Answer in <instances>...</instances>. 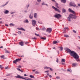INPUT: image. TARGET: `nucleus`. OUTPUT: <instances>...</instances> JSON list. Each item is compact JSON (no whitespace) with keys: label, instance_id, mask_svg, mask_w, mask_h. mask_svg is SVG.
<instances>
[{"label":"nucleus","instance_id":"41","mask_svg":"<svg viewBox=\"0 0 80 80\" xmlns=\"http://www.w3.org/2000/svg\"><path fill=\"white\" fill-rule=\"evenodd\" d=\"M4 55H3L2 56H1V58H4Z\"/></svg>","mask_w":80,"mask_h":80},{"label":"nucleus","instance_id":"14","mask_svg":"<svg viewBox=\"0 0 80 80\" xmlns=\"http://www.w3.org/2000/svg\"><path fill=\"white\" fill-rule=\"evenodd\" d=\"M29 18L30 19H32V18H33V14H32V13H30V15H29Z\"/></svg>","mask_w":80,"mask_h":80},{"label":"nucleus","instance_id":"31","mask_svg":"<svg viewBox=\"0 0 80 80\" xmlns=\"http://www.w3.org/2000/svg\"><path fill=\"white\" fill-rule=\"evenodd\" d=\"M8 2H7L4 5H2V7H5V5H7V4H8Z\"/></svg>","mask_w":80,"mask_h":80},{"label":"nucleus","instance_id":"3","mask_svg":"<svg viewBox=\"0 0 80 80\" xmlns=\"http://www.w3.org/2000/svg\"><path fill=\"white\" fill-rule=\"evenodd\" d=\"M71 56L73 57L74 58H77V56L78 55L75 52L72 51L69 54Z\"/></svg>","mask_w":80,"mask_h":80},{"label":"nucleus","instance_id":"25","mask_svg":"<svg viewBox=\"0 0 80 80\" xmlns=\"http://www.w3.org/2000/svg\"><path fill=\"white\" fill-rule=\"evenodd\" d=\"M29 77H30V78H34V76L32 75H30L29 76Z\"/></svg>","mask_w":80,"mask_h":80},{"label":"nucleus","instance_id":"18","mask_svg":"<svg viewBox=\"0 0 80 80\" xmlns=\"http://www.w3.org/2000/svg\"><path fill=\"white\" fill-rule=\"evenodd\" d=\"M34 17L35 18H37V13H34Z\"/></svg>","mask_w":80,"mask_h":80},{"label":"nucleus","instance_id":"34","mask_svg":"<svg viewBox=\"0 0 80 80\" xmlns=\"http://www.w3.org/2000/svg\"><path fill=\"white\" fill-rule=\"evenodd\" d=\"M10 26H11V25H12V26H15V24L11 23L10 24Z\"/></svg>","mask_w":80,"mask_h":80},{"label":"nucleus","instance_id":"23","mask_svg":"<svg viewBox=\"0 0 80 80\" xmlns=\"http://www.w3.org/2000/svg\"><path fill=\"white\" fill-rule=\"evenodd\" d=\"M77 64L76 63H72V66L73 67H75L76 65H77Z\"/></svg>","mask_w":80,"mask_h":80},{"label":"nucleus","instance_id":"7","mask_svg":"<svg viewBox=\"0 0 80 80\" xmlns=\"http://www.w3.org/2000/svg\"><path fill=\"white\" fill-rule=\"evenodd\" d=\"M37 23V22H36V21L35 20H32V25L33 26H35L36 25V23Z\"/></svg>","mask_w":80,"mask_h":80},{"label":"nucleus","instance_id":"55","mask_svg":"<svg viewBox=\"0 0 80 80\" xmlns=\"http://www.w3.org/2000/svg\"><path fill=\"white\" fill-rule=\"evenodd\" d=\"M27 11H26V10L24 11V12L25 13H27Z\"/></svg>","mask_w":80,"mask_h":80},{"label":"nucleus","instance_id":"26","mask_svg":"<svg viewBox=\"0 0 80 80\" xmlns=\"http://www.w3.org/2000/svg\"><path fill=\"white\" fill-rule=\"evenodd\" d=\"M61 62H65V59H62Z\"/></svg>","mask_w":80,"mask_h":80},{"label":"nucleus","instance_id":"13","mask_svg":"<svg viewBox=\"0 0 80 80\" xmlns=\"http://www.w3.org/2000/svg\"><path fill=\"white\" fill-rule=\"evenodd\" d=\"M4 13L5 14H8L9 13V11L8 10H5L4 11Z\"/></svg>","mask_w":80,"mask_h":80},{"label":"nucleus","instance_id":"53","mask_svg":"<svg viewBox=\"0 0 80 80\" xmlns=\"http://www.w3.org/2000/svg\"><path fill=\"white\" fill-rule=\"evenodd\" d=\"M20 72H23V71H22V70H20Z\"/></svg>","mask_w":80,"mask_h":80},{"label":"nucleus","instance_id":"60","mask_svg":"<svg viewBox=\"0 0 80 80\" xmlns=\"http://www.w3.org/2000/svg\"><path fill=\"white\" fill-rule=\"evenodd\" d=\"M29 7V5H28V7H27V8H28V7Z\"/></svg>","mask_w":80,"mask_h":80},{"label":"nucleus","instance_id":"28","mask_svg":"<svg viewBox=\"0 0 80 80\" xmlns=\"http://www.w3.org/2000/svg\"><path fill=\"white\" fill-rule=\"evenodd\" d=\"M58 43V42L57 41H54L53 42V44H56V43Z\"/></svg>","mask_w":80,"mask_h":80},{"label":"nucleus","instance_id":"61","mask_svg":"<svg viewBox=\"0 0 80 80\" xmlns=\"http://www.w3.org/2000/svg\"><path fill=\"white\" fill-rule=\"evenodd\" d=\"M24 57V56H23V55H22V56H21V58H22V57Z\"/></svg>","mask_w":80,"mask_h":80},{"label":"nucleus","instance_id":"27","mask_svg":"<svg viewBox=\"0 0 80 80\" xmlns=\"http://www.w3.org/2000/svg\"><path fill=\"white\" fill-rule=\"evenodd\" d=\"M59 48H60L61 51H62L63 50V48L62 47H59Z\"/></svg>","mask_w":80,"mask_h":80},{"label":"nucleus","instance_id":"45","mask_svg":"<svg viewBox=\"0 0 80 80\" xmlns=\"http://www.w3.org/2000/svg\"><path fill=\"white\" fill-rule=\"evenodd\" d=\"M18 68H21L22 67V66L20 65H19L18 66Z\"/></svg>","mask_w":80,"mask_h":80},{"label":"nucleus","instance_id":"54","mask_svg":"<svg viewBox=\"0 0 80 80\" xmlns=\"http://www.w3.org/2000/svg\"><path fill=\"white\" fill-rule=\"evenodd\" d=\"M56 78H58H58H60V77H56Z\"/></svg>","mask_w":80,"mask_h":80},{"label":"nucleus","instance_id":"39","mask_svg":"<svg viewBox=\"0 0 80 80\" xmlns=\"http://www.w3.org/2000/svg\"><path fill=\"white\" fill-rule=\"evenodd\" d=\"M35 73L38 74V72L37 71H36L35 72Z\"/></svg>","mask_w":80,"mask_h":80},{"label":"nucleus","instance_id":"44","mask_svg":"<svg viewBox=\"0 0 80 80\" xmlns=\"http://www.w3.org/2000/svg\"><path fill=\"white\" fill-rule=\"evenodd\" d=\"M73 32H74V33H76V31H75V30H73Z\"/></svg>","mask_w":80,"mask_h":80},{"label":"nucleus","instance_id":"19","mask_svg":"<svg viewBox=\"0 0 80 80\" xmlns=\"http://www.w3.org/2000/svg\"><path fill=\"white\" fill-rule=\"evenodd\" d=\"M72 51L70 50V49H69L68 48H67V52H68V53H69V54L71 52H72Z\"/></svg>","mask_w":80,"mask_h":80},{"label":"nucleus","instance_id":"21","mask_svg":"<svg viewBox=\"0 0 80 80\" xmlns=\"http://www.w3.org/2000/svg\"><path fill=\"white\" fill-rule=\"evenodd\" d=\"M29 22L28 21V19H26L24 21V23H29Z\"/></svg>","mask_w":80,"mask_h":80},{"label":"nucleus","instance_id":"15","mask_svg":"<svg viewBox=\"0 0 80 80\" xmlns=\"http://www.w3.org/2000/svg\"><path fill=\"white\" fill-rule=\"evenodd\" d=\"M68 28L67 27V28H64V32H63V33H66V30H68Z\"/></svg>","mask_w":80,"mask_h":80},{"label":"nucleus","instance_id":"11","mask_svg":"<svg viewBox=\"0 0 80 80\" xmlns=\"http://www.w3.org/2000/svg\"><path fill=\"white\" fill-rule=\"evenodd\" d=\"M77 57L78 58H75L77 62H80V60L78 59L79 58V56H78V55Z\"/></svg>","mask_w":80,"mask_h":80},{"label":"nucleus","instance_id":"63","mask_svg":"<svg viewBox=\"0 0 80 80\" xmlns=\"http://www.w3.org/2000/svg\"><path fill=\"white\" fill-rule=\"evenodd\" d=\"M3 48V46H1L0 47V48Z\"/></svg>","mask_w":80,"mask_h":80},{"label":"nucleus","instance_id":"49","mask_svg":"<svg viewBox=\"0 0 80 80\" xmlns=\"http://www.w3.org/2000/svg\"><path fill=\"white\" fill-rule=\"evenodd\" d=\"M24 76L25 77H27V75H26V74H24Z\"/></svg>","mask_w":80,"mask_h":80},{"label":"nucleus","instance_id":"59","mask_svg":"<svg viewBox=\"0 0 80 80\" xmlns=\"http://www.w3.org/2000/svg\"><path fill=\"white\" fill-rule=\"evenodd\" d=\"M5 26H7V27H8V24H5Z\"/></svg>","mask_w":80,"mask_h":80},{"label":"nucleus","instance_id":"6","mask_svg":"<svg viewBox=\"0 0 80 80\" xmlns=\"http://www.w3.org/2000/svg\"><path fill=\"white\" fill-rule=\"evenodd\" d=\"M52 28H48L47 29V32H48V33H51L52 32Z\"/></svg>","mask_w":80,"mask_h":80},{"label":"nucleus","instance_id":"29","mask_svg":"<svg viewBox=\"0 0 80 80\" xmlns=\"http://www.w3.org/2000/svg\"><path fill=\"white\" fill-rule=\"evenodd\" d=\"M5 53H9V52L7 50H6V51L5 52Z\"/></svg>","mask_w":80,"mask_h":80},{"label":"nucleus","instance_id":"57","mask_svg":"<svg viewBox=\"0 0 80 80\" xmlns=\"http://www.w3.org/2000/svg\"><path fill=\"white\" fill-rule=\"evenodd\" d=\"M18 57H21V56H20V55H18Z\"/></svg>","mask_w":80,"mask_h":80},{"label":"nucleus","instance_id":"58","mask_svg":"<svg viewBox=\"0 0 80 80\" xmlns=\"http://www.w3.org/2000/svg\"><path fill=\"white\" fill-rule=\"evenodd\" d=\"M78 7H80V4H78Z\"/></svg>","mask_w":80,"mask_h":80},{"label":"nucleus","instance_id":"12","mask_svg":"<svg viewBox=\"0 0 80 80\" xmlns=\"http://www.w3.org/2000/svg\"><path fill=\"white\" fill-rule=\"evenodd\" d=\"M17 29L18 30H22V31L25 32V29H24L23 28H18Z\"/></svg>","mask_w":80,"mask_h":80},{"label":"nucleus","instance_id":"20","mask_svg":"<svg viewBox=\"0 0 80 80\" xmlns=\"http://www.w3.org/2000/svg\"><path fill=\"white\" fill-rule=\"evenodd\" d=\"M42 6L46 5L47 7H48V4H45V2H43L42 3Z\"/></svg>","mask_w":80,"mask_h":80},{"label":"nucleus","instance_id":"62","mask_svg":"<svg viewBox=\"0 0 80 80\" xmlns=\"http://www.w3.org/2000/svg\"><path fill=\"white\" fill-rule=\"evenodd\" d=\"M2 21H0V24H1L2 23Z\"/></svg>","mask_w":80,"mask_h":80},{"label":"nucleus","instance_id":"48","mask_svg":"<svg viewBox=\"0 0 80 80\" xmlns=\"http://www.w3.org/2000/svg\"><path fill=\"white\" fill-rule=\"evenodd\" d=\"M46 29L45 28H42V30H46Z\"/></svg>","mask_w":80,"mask_h":80},{"label":"nucleus","instance_id":"4","mask_svg":"<svg viewBox=\"0 0 80 80\" xmlns=\"http://www.w3.org/2000/svg\"><path fill=\"white\" fill-rule=\"evenodd\" d=\"M62 17V16L60 14H56L55 15H54V17L55 18H57L58 19L59 18H60Z\"/></svg>","mask_w":80,"mask_h":80},{"label":"nucleus","instance_id":"10","mask_svg":"<svg viewBox=\"0 0 80 80\" xmlns=\"http://www.w3.org/2000/svg\"><path fill=\"white\" fill-rule=\"evenodd\" d=\"M70 6H72V7H76V5L75 4V3H72V2H71L70 3Z\"/></svg>","mask_w":80,"mask_h":80},{"label":"nucleus","instance_id":"47","mask_svg":"<svg viewBox=\"0 0 80 80\" xmlns=\"http://www.w3.org/2000/svg\"><path fill=\"white\" fill-rule=\"evenodd\" d=\"M8 68V67L7 66V67H6L5 68V69H7V68Z\"/></svg>","mask_w":80,"mask_h":80},{"label":"nucleus","instance_id":"5","mask_svg":"<svg viewBox=\"0 0 80 80\" xmlns=\"http://www.w3.org/2000/svg\"><path fill=\"white\" fill-rule=\"evenodd\" d=\"M16 78H21L22 79H24L25 80H28V79L25 78H24L23 77H21L20 76H16Z\"/></svg>","mask_w":80,"mask_h":80},{"label":"nucleus","instance_id":"33","mask_svg":"<svg viewBox=\"0 0 80 80\" xmlns=\"http://www.w3.org/2000/svg\"><path fill=\"white\" fill-rule=\"evenodd\" d=\"M41 38V39H42L43 40H46V38L43 37Z\"/></svg>","mask_w":80,"mask_h":80},{"label":"nucleus","instance_id":"8","mask_svg":"<svg viewBox=\"0 0 80 80\" xmlns=\"http://www.w3.org/2000/svg\"><path fill=\"white\" fill-rule=\"evenodd\" d=\"M68 11L69 12H71V13H73V14H74V15H75L76 14L75 12V11H74L73 10H72L70 8H69L68 9Z\"/></svg>","mask_w":80,"mask_h":80},{"label":"nucleus","instance_id":"24","mask_svg":"<svg viewBox=\"0 0 80 80\" xmlns=\"http://www.w3.org/2000/svg\"><path fill=\"white\" fill-rule=\"evenodd\" d=\"M66 10H65V9H63L62 10V13H65V12H66Z\"/></svg>","mask_w":80,"mask_h":80},{"label":"nucleus","instance_id":"30","mask_svg":"<svg viewBox=\"0 0 80 80\" xmlns=\"http://www.w3.org/2000/svg\"><path fill=\"white\" fill-rule=\"evenodd\" d=\"M65 37H69V36L65 34L64 35Z\"/></svg>","mask_w":80,"mask_h":80},{"label":"nucleus","instance_id":"16","mask_svg":"<svg viewBox=\"0 0 80 80\" xmlns=\"http://www.w3.org/2000/svg\"><path fill=\"white\" fill-rule=\"evenodd\" d=\"M45 69H48V68H49L50 69V70L51 71H52V70H53V69H52V68H48L47 67H45L44 68Z\"/></svg>","mask_w":80,"mask_h":80},{"label":"nucleus","instance_id":"37","mask_svg":"<svg viewBox=\"0 0 80 80\" xmlns=\"http://www.w3.org/2000/svg\"><path fill=\"white\" fill-rule=\"evenodd\" d=\"M32 40H37V38H36L35 37H34L33 38H32Z\"/></svg>","mask_w":80,"mask_h":80},{"label":"nucleus","instance_id":"51","mask_svg":"<svg viewBox=\"0 0 80 80\" xmlns=\"http://www.w3.org/2000/svg\"><path fill=\"white\" fill-rule=\"evenodd\" d=\"M36 70V69H34V70H32V71L33 72H35Z\"/></svg>","mask_w":80,"mask_h":80},{"label":"nucleus","instance_id":"38","mask_svg":"<svg viewBox=\"0 0 80 80\" xmlns=\"http://www.w3.org/2000/svg\"><path fill=\"white\" fill-rule=\"evenodd\" d=\"M18 34H21V31H18Z\"/></svg>","mask_w":80,"mask_h":80},{"label":"nucleus","instance_id":"22","mask_svg":"<svg viewBox=\"0 0 80 80\" xmlns=\"http://www.w3.org/2000/svg\"><path fill=\"white\" fill-rule=\"evenodd\" d=\"M61 2L64 3H66V0H61Z\"/></svg>","mask_w":80,"mask_h":80},{"label":"nucleus","instance_id":"2","mask_svg":"<svg viewBox=\"0 0 80 80\" xmlns=\"http://www.w3.org/2000/svg\"><path fill=\"white\" fill-rule=\"evenodd\" d=\"M55 6L56 8L54 7V6H52V8L55 11H57L58 12H60V10L58 9L59 8V7H58V4L57 3H56L55 4Z\"/></svg>","mask_w":80,"mask_h":80},{"label":"nucleus","instance_id":"56","mask_svg":"<svg viewBox=\"0 0 80 80\" xmlns=\"http://www.w3.org/2000/svg\"><path fill=\"white\" fill-rule=\"evenodd\" d=\"M49 77L50 78H52V76L51 75H49Z\"/></svg>","mask_w":80,"mask_h":80},{"label":"nucleus","instance_id":"1","mask_svg":"<svg viewBox=\"0 0 80 80\" xmlns=\"http://www.w3.org/2000/svg\"><path fill=\"white\" fill-rule=\"evenodd\" d=\"M71 18L75 19L77 18V16L75 15L70 14L69 15V17L67 18L68 21L70 22V19Z\"/></svg>","mask_w":80,"mask_h":80},{"label":"nucleus","instance_id":"32","mask_svg":"<svg viewBox=\"0 0 80 80\" xmlns=\"http://www.w3.org/2000/svg\"><path fill=\"white\" fill-rule=\"evenodd\" d=\"M0 68H1V70H2V69L3 68V67H2V65H0Z\"/></svg>","mask_w":80,"mask_h":80},{"label":"nucleus","instance_id":"43","mask_svg":"<svg viewBox=\"0 0 80 80\" xmlns=\"http://www.w3.org/2000/svg\"><path fill=\"white\" fill-rule=\"evenodd\" d=\"M25 43L26 45H27V44H28V42H25Z\"/></svg>","mask_w":80,"mask_h":80},{"label":"nucleus","instance_id":"42","mask_svg":"<svg viewBox=\"0 0 80 80\" xmlns=\"http://www.w3.org/2000/svg\"><path fill=\"white\" fill-rule=\"evenodd\" d=\"M57 62H58V58H57V60H56Z\"/></svg>","mask_w":80,"mask_h":80},{"label":"nucleus","instance_id":"64","mask_svg":"<svg viewBox=\"0 0 80 80\" xmlns=\"http://www.w3.org/2000/svg\"><path fill=\"white\" fill-rule=\"evenodd\" d=\"M53 49H54V50H55V48L54 47V48H53Z\"/></svg>","mask_w":80,"mask_h":80},{"label":"nucleus","instance_id":"17","mask_svg":"<svg viewBox=\"0 0 80 80\" xmlns=\"http://www.w3.org/2000/svg\"><path fill=\"white\" fill-rule=\"evenodd\" d=\"M19 45L21 46H23V42H20Z\"/></svg>","mask_w":80,"mask_h":80},{"label":"nucleus","instance_id":"9","mask_svg":"<svg viewBox=\"0 0 80 80\" xmlns=\"http://www.w3.org/2000/svg\"><path fill=\"white\" fill-rule=\"evenodd\" d=\"M21 59H16V60H14L13 61V63H17V62H19V61H20V60H21Z\"/></svg>","mask_w":80,"mask_h":80},{"label":"nucleus","instance_id":"50","mask_svg":"<svg viewBox=\"0 0 80 80\" xmlns=\"http://www.w3.org/2000/svg\"><path fill=\"white\" fill-rule=\"evenodd\" d=\"M15 13L14 12H11V14H13V13Z\"/></svg>","mask_w":80,"mask_h":80},{"label":"nucleus","instance_id":"36","mask_svg":"<svg viewBox=\"0 0 80 80\" xmlns=\"http://www.w3.org/2000/svg\"><path fill=\"white\" fill-rule=\"evenodd\" d=\"M35 35H36V36H37V37H39V34H38L36 33H35Z\"/></svg>","mask_w":80,"mask_h":80},{"label":"nucleus","instance_id":"46","mask_svg":"<svg viewBox=\"0 0 80 80\" xmlns=\"http://www.w3.org/2000/svg\"><path fill=\"white\" fill-rule=\"evenodd\" d=\"M17 70H18V71H20V69L18 68H17Z\"/></svg>","mask_w":80,"mask_h":80},{"label":"nucleus","instance_id":"35","mask_svg":"<svg viewBox=\"0 0 80 80\" xmlns=\"http://www.w3.org/2000/svg\"><path fill=\"white\" fill-rule=\"evenodd\" d=\"M36 29L37 30H40V29H39V28H38V27H36Z\"/></svg>","mask_w":80,"mask_h":80},{"label":"nucleus","instance_id":"52","mask_svg":"<svg viewBox=\"0 0 80 80\" xmlns=\"http://www.w3.org/2000/svg\"><path fill=\"white\" fill-rule=\"evenodd\" d=\"M47 75H50V74H49V73L47 72Z\"/></svg>","mask_w":80,"mask_h":80},{"label":"nucleus","instance_id":"40","mask_svg":"<svg viewBox=\"0 0 80 80\" xmlns=\"http://www.w3.org/2000/svg\"><path fill=\"white\" fill-rule=\"evenodd\" d=\"M41 0H37L38 2H41Z\"/></svg>","mask_w":80,"mask_h":80}]
</instances>
